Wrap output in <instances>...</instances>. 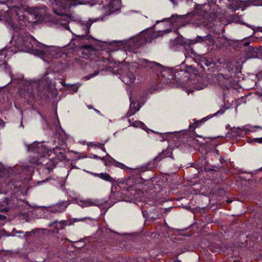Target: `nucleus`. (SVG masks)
<instances>
[{
	"label": "nucleus",
	"instance_id": "f257e3e1",
	"mask_svg": "<svg viewBox=\"0 0 262 262\" xmlns=\"http://www.w3.org/2000/svg\"><path fill=\"white\" fill-rule=\"evenodd\" d=\"M149 69L156 72L158 76L159 82L156 85L157 90L164 88L168 84L172 87L186 88L191 81L188 79L189 73L187 71H178L177 69L176 72V70L164 68L154 61H148Z\"/></svg>",
	"mask_w": 262,
	"mask_h": 262
},
{
	"label": "nucleus",
	"instance_id": "f03ea898",
	"mask_svg": "<svg viewBox=\"0 0 262 262\" xmlns=\"http://www.w3.org/2000/svg\"><path fill=\"white\" fill-rule=\"evenodd\" d=\"M16 45L21 50L25 52L35 51L40 55H51L53 56L55 55V49L53 47H49L37 42L32 36L25 35L20 36L15 39Z\"/></svg>",
	"mask_w": 262,
	"mask_h": 262
},
{
	"label": "nucleus",
	"instance_id": "7ed1b4c3",
	"mask_svg": "<svg viewBox=\"0 0 262 262\" xmlns=\"http://www.w3.org/2000/svg\"><path fill=\"white\" fill-rule=\"evenodd\" d=\"M93 4L102 5V10L105 15L119 11L121 9V0H94Z\"/></svg>",
	"mask_w": 262,
	"mask_h": 262
},
{
	"label": "nucleus",
	"instance_id": "20e7f679",
	"mask_svg": "<svg viewBox=\"0 0 262 262\" xmlns=\"http://www.w3.org/2000/svg\"><path fill=\"white\" fill-rule=\"evenodd\" d=\"M251 6H262V0H235L230 5V8L233 11H235L236 10L239 9L244 10L246 8Z\"/></svg>",
	"mask_w": 262,
	"mask_h": 262
},
{
	"label": "nucleus",
	"instance_id": "39448f33",
	"mask_svg": "<svg viewBox=\"0 0 262 262\" xmlns=\"http://www.w3.org/2000/svg\"><path fill=\"white\" fill-rule=\"evenodd\" d=\"M55 4L60 7H64L66 5L76 6L79 5H86L88 4V0H54Z\"/></svg>",
	"mask_w": 262,
	"mask_h": 262
},
{
	"label": "nucleus",
	"instance_id": "423d86ee",
	"mask_svg": "<svg viewBox=\"0 0 262 262\" xmlns=\"http://www.w3.org/2000/svg\"><path fill=\"white\" fill-rule=\"evenodd\" d=\"M28 149L29 150H32L34 152L37 153V156L39 157H40V155H46V154L48 153L46 147L40 143H35L29 145Z\"/></svg>",
	"mask_w": 262,
	"mask_h": 262
},
{
	"label": "nucleus",
	"instance_id": "0eeeda50",
	"mask_svg": "<svg viewBox=\"0 0 262 262\" xmlns=\"http://www.w3.org/2000/svg\"><path fill=\"white\" fill-rule=\"evenodd\" d=\"M157 179H158V178H155V176L148 179V191H153L154 194H151V195L154 198L156 196V192L159 191L161 189L160 185L157 184ZM148 193H149V191H148ZM149 194H148V195Z\"/></svg>",
	"mask_w": 262,
	"mask_h": 262
},
{
	"label": "nucleus",
	"instance_id": "6e6552de",
	"mask_svg": "<svg viewBox=\"0 0 262 262\" xmlns=\"http://www.w3.org/2000/svg\"><path fill=\"white\" fill-rule=\"evenodd\" d=\"M172 151L171 149L170 148H167L165 150L163 151V152L161 154H160L159 156L156 158H154L153 157L152 158L153 159V160L155 161V162L153 163V164L152 166H150L151 164L150 162H148V170L150 168H152L156 166V164H155V162H157L158 161H160L161 159H162L164 157H172Z\"/></svg>",
	"mask_w": 262,
	"mask_h": 262
},
{
	"label": "nucleus",
	"instance_id": "1a4fd4ad",
	"mask_svg": "<svg viewBox=\"0 0 262 262\" xmlns=\"http://www.w3.org/2000/svg\"><path fill=\"white\" fill-rule=\"evenodd\" d=\"M213 116H207L200 120H194L193 123L189 124V129L194 130V129L198 127H199L202 124L211 119Z\"/></svg>",
	"mask_w": 262,
	"mask_h": 262
},
{
	"label": "nucleus",
	"instance_id": "9d476101",
	"mask_svg": "<svg viewBox=\"0 0 262 262\" xmlns=\"http://www.w3.org/2000/svg\"><path fill=\"white\" fill-rule=\"evenodd\" d=\"M53 151L58 160L61 161L66 159L65 149H61L60 148L56 147L54 148Z\"/></svg>",
	"mask_w": 262,
	"mask_h": 262
},
{
	"label": "nucleus",
	"instance_id": "9b49d317",
	"mask_svg": "<svg viewBox=\"0 0 262 262\" xmlns=\"http://www.w3.org/2000/svg\"><path fill=\"white\" fill-rule=\"evenodd\" d=\"M67 205L66 203L62 202L57 204L56 205L51 208V211L53 213L61 212L67 208Z\"/></svg>",
	"mask_w": 262,
	"mask_h": 262
},
{
	"label": "nucleus",
	"instance_id": "f8f14e48",
	"mask_svg": "<svg viewBox=\"0 0 262 262\" xmlns=\"http://www.w3.org/2000/svg\"><path fill=\"white\" fill-rule=\"evenodd\" d=\"M93 174L105 181L111 182L112 183L115 182V180L107 173H93Z\"/></svg>",
	"mask_w": 262,
	"mask_h": 262
},
{
	"label": "nucleus",
	"instance_id": "ddd939ff",
	"mask_svg": "<svg viewBox=\"0 0 262 262\" xmlns=\"http://www.w3.org/2000/svg\"><path fill=\"white\" fill-rule=\"evenodd\" d=\"M86 218H81V219H69L68 221H61L59 222V224L62 226L64 225H73L75 222H78V221H84Z\"/></svg>",
	"mask_w": 262,
	"mask_h": 262
},
{
	"label": "nucleus",
	"instance_id": "4468645a",
	"mask_svg": "<svg viewBox=\"0 0 262 262\" xmlns=\"http://www.w3.org/2000/svg\"><path fill=\"white\" fill-rule=\"evenodd\" d=\"M60 21L59 23L61 24L66 29H69L68 26L67 25L68 23H70L71 18L67 15H62L61 18L58 19Z\"/></svg>",
	"mask_w": 262,
	"mask_h": 262
},
{
	"label": "nucleus",
	"instance_id": "2eb2a0df",
	"mask_svg": "<svg viewBox=\"0 0 262 262\" xmlns=\"http://www.w3.org/2000/svg\"><path fill=\"white\" fill-rule=\"evenodd\" d=\"M11 9H14L16 15L18 16L19 20H23L24 19V14L23 10L19 7L13 6Z\"/></svg>",
	"mask_w": 262,
	"mask_h": 262
},
{
	"label": "nucleus",
	"instance_id": "dca6fc26",
	"mask_svg": "<svg viewBox=\"0 0 262 262\" xmlns=\"http://www.w3.org/2000/svg\"><path fill=\"white\" fill-rule=\"evenodd\" d=\"M140 109V107L138 104L135 102H131L130 105V115H133L136 113Z\"/></svg>",
	"mask_w": 262,
	"mask_h": 262
},
{
	"label": "nucleus",
	"instance_id": "f3484780",
	"mask_svg": "<svg viewBox=\"0 0 262 262\" xmlns=\"http://www.w3.org/2000/svg\"><path fill=\"white\" fill-rule=\"evenodd\" d=\"M169 31H170V30L167 29V30H164V31H158L157 32H155L151 35V37L156 38V37H158V36L162 35L164 33H168Z\"/></svg>",
	"mask_w": 262,
	"mask_h": 262
},
{
	"label": "nucleus",
	"instance_id": "a211bd4d",
	"mask_svg": "<svg viewBox=\"0 0 262 262\" xmlns=\"http://www.w3.org/2000/svg\"><path fill=\"white\" fill-rule=\"evenodd\" d=\"M45 166L49 171H50L52 170L55 167V164L54 162L53 161L50 159V160L49 161V162H48V163Z\"/></svg>",
	"mask_w": 262,
	"mask_h": 262
},
{
	"label": "nucleus",
	"instance_id": "6ab92c4d",
	"mask_svg": "<svg viewBox=\"0 0 262 262\" xmlns=\"http://www.w3.org/2000/svg\"><path fill=\"white\" fill-rule=\"evenodd\" d=\"M50 160V158H46V155H40V161L38 162L39 165H44L45 166Z\"/></svg>",
	"mask_w": 262,
	"mask_h": 262
},
{
	"label": "nucleus",
	"instance_id": "aec40b11",
	"mask_svg": "<svg viewBox=\"0 0 262 262\" xmlns=\"http://www.w3.org/2000/svg\"><path fill=\"white\" fill-rule=\"evenodd\" d=\"M213 193L218 195H222L225 193V190L223 188L217 187L214 189Z\"/></svg>",
	"mask_w": 262,
	"mask_h": 262
},
{
	"label": "nucleus",
	"instance_id": "412c9836",
	"mask_svg": "<svg viewBox=\"0 0 262 262\" xmlns=\"http://www.w3.org/2000/svg\"><path fill=\"white\" fill-rule=\"evenodd\" d=\"M40 161V157L37 155L36 157H31L30 158V162L32 164H35L36 165H39V162Z\"/></svg>",
	"mask_w": 262,
	"mask_h": 262
},
{
	"label": "nucleus",
	"instance_id": "4be33fe9",
	"mask_svg": "<svg viewBox=\"0 0 262 262\" xmlns=\"http://www.w3.org/2000/svg\"><path fill=\"white\" fill-rule=\"evenodd\" d=\"M131 124L135 127H140L143 128L144 129H145V128H144V126H145V124L141 122V121H136L135 122H132Z\"/></svg>",
	"mask_w": 262,
	"mask_h": 262
},
{
	"label": "nucleus",
	"instance_id": "5701e85b",
	"mask_svg": "<svg viewBox=\"0 0 262 262\" xmlns=\"http://www.w3.org/2000/svg\"><path fill=\"white\" fill-rule=\"evenodd\" d=\"M232 20L233 22H235L236 23H243L242 21V17L236 15H234L233 16H232Z\"/></svg>",
	"mask_w": 262,
	"mask_h": 262
},
{
	"label": "nucleus",
	"instance_id": "b1692460",
	"mask_svg": "<svg viewBox=\"0 0 262 262\" xmlns=\"http://www.w3.org/2000/svg\"><path fill=\"white\" fill-rule=\"evenodd\" d=\"M210 36H207L205 37L198 36L196 38V42H201L203 41H206L207 39H210Z\"/></svg>",
	"mask_w": 262,
	"mask_h": 262
},
{
	"label": "nucleus",
	"instance_id": "393cba45",
	"mask_svg": "<svg viewBox=\"0 0 262 262\" xmlns=\"http://www.w3.org/2000/svg\"><path fill=\"white\" fill-rule=\"evenodd\" d=\"M182 18V16H178V15H172L171 18H169V19L171 21L172 24H173L174 21H177L178 20H180Z\"/></svg>",
	"mask_w": 262,
	"mask_h": 262
},
{
	"label": "nucleus",
	"instance_id": "a878e982",
	"mask_svg": "<svg viewBox=\"0 0 262 262\" xmlns=\"http://www.w3.org/2000/svg\"><path fill=\"white\" fill-rule=\"evenodd\" d=\"M193 24L195 25L196 26H205L207 25L206 23H205L203 21H201V22H195L193 23Z\"/></svg>",
	"mask_w": 262,
	"mask_h": 262
},
{
	"label": "nucleus",
	"instance_id": "bb28decb",
	"mask_svg": "<svg viewBox=\"0 0 262 262\" xmlns=\"http://www.w3.org/2000/svg\"><path fill=\"white\" fill-rule=\"evenodd\" d=\"M202 62L206 66H209L211 64V61L208 59H204L202 60Z\"/></svg>",
	"mask_w": 262,
	"mask_h": 262
},
{
	"label": "nucleus",
	"instance_id": "cd10ccee",
	"mask_svg": "<svg viewBox=\"0 0 262 262\" xmlns=\"http://www.w3.org/2000/svg\"><path fill=\"white\" fill-rule=\"evenodd\" d=\"M225 108L223 107L221 108L219 111H218L216 113L214 114L213 115H220L221 114H223L225 113Z\"/></svg>",
	"mask_w": 262,
	"mask_h": 262
},
{
	"label": "nucleus",
	"instance_id": "c85d7f7f",
	"mask_svg": "<svg viewBox=\"0 0 262 262\" xmlns=\"http://www.w3.org/2000/svg\"><path fill=\"white\" fill-rule=\"evenodd\" d=\"M1 234H2V235H6V236H8L11 235V234H8V233H7V232H6V231L5 230H4V229H2V230H1Z\"/></svg>",
	"mask_w": 262,
	"mask_h": 262
},
{
	"label": "nucleus",
	"instance_id": "c756f323",
	"mask_svg": "<svg viewBox=\"0 0 262 262\" xmlns=\"http://www.w3.org/2000/svg\"><path fill=\"white\" fill-rule=\"evenodd\" d=\"M0 172L3 174L4 176H6L7 174V170L4 168H1L0 167Z\"/></svg>",
	"mask_w": 262,
	"mask_h": 262
},
{
	"label": "nucleus",
	"instance_id": "7c9ffc66",
	"mask_svg": "<svg viewBox=\"0 0 262 262\" xmlns=\"http://www.w3.org/2000/svg\"><path fill=\"white\" fill-rule=\"evenodd\" d=\"M253 141L255 142H258L259 143H262V138H254L253 140Z\"/></svg>",
	"mask_w": 262,
	"mask_h": 262
},
{
	"label": "nucleus",
	"instance_id": "2f4dec72",
	"mask_svg": "<svg viewBox=\"0 0 262 262\" xmlns=\"http://www.w3.org/2000/svg\"><path fill=\"white\" fill-rule=\"evenodd\" d=\"M31 233H35V232L33 230H32L31 232H26L24 235V236L27 238L28 236L31 235Z\"/></svg>",
	"mask_w": 262,
	"mask_h": 262
},
{
	"label": "nucleus",
	"instance_id": "473e14b6",
	"mask_svg": "<svg viewBox=\"0 0 262 262\" xmlns=\"http://www.w3.org/2000/svg\"><path fill=\"white\" fill-rule=\"evenodd\" d=\"M142 212L143 216L146 217V216L147 215V212L146 210H144L143 208H142Z\"/></svg>",
	"mask_w": 262,
	"mask_h": 262
},
{
	"label": "nucleus",
	"instance_id": "72a5a7b5",
	"mask_svg": "<svg viewBox=\"0 0 262 262\" xmlns=\"http://www.w3.org/2000/svg\"><path fill=\"white\" fill-rule=\"evenodd\" d=\"M204 169H205V171H212L213 170V169L211 168H209L207 166H206L205 168H204Z\"/></svg>",
	"mask_w": 262,
	"mask_h": 262
},
{
	"label": "nucleus",
	"instance_id": "f704fd0d",
	"mask_svg": "<svg viewBox=\"0 0 262 262\" xmlns=\"http://www.w3.org/2000/svg\"><path fill=\"white\" fill-rule=\"evenodd\" d=\"M116 164H117V166H119L120 168H123L124 166V164L119 162L116 163Z\"/></svg>",
	"mask_w": 262,
	"mask_h": 262
},
{
	"label": "nucleus",
	"instance_id": "c9c22d12",
	"mask_svg": "<svg viewBox=\"0 0 262 262\" xmlns=\"http://www.w3.org/2000/svg\"><path fill=\"white\" fill-rule=\"evenodd\" d=\"M58 231H59V229L57 227H55V228L53 230V233H58Z\"/></svg>",
	"mask_w": 262,
	"mask_h": 262
},
{
	"label": "nucleus",
	"instance_id": "e433bc0d",
	"mask_svg": "<svg viewBox=\"0 0 262 262\" xmlns=\"http://www.w3.org/2000/svg\"><path fill=\"white\" fill-rule=\"evenodd\" d=\"M5 219H6V216L0 214V220H4Z\"/></svg>",
	"mask_w": 262,
	"mask_h": 262
},
{
	"label": "nucleus",
	"instance_id": "4c0bfd02",
	"mask_svg": "<svg viewBox=\"0 0 262 262\" xmlns=\"http://www.w3.org/2000/svg\"><path fill=\"white\" fill-rule=\"evenodd\" d=\"M57 223H58V221L57 220L53 222L50 223V225H49V226L51 227V226H52L53 225H54V224H56Z\"/></svg>",
	"mask_w": 262,
	"mask_h": 262
},
{
	"label": "nucleus",
	"instance_id": "58836bf2",
	"mask_svg": "<svg viewBox=\"0 0 262 262\" xmlns=\"http://www.w3.org/2000/svg\"><path fill=\"white\" fill-rule=\"evenodd\" d=\"M13 232H16L17 233H23V232L21 231H16L15 229H14L13 230Z\"/></svg>",
	"mask_w": 262,
	"mask_h": 262
},
{
	"label": "nucleus",
	"instance_id": "ea45409f",
	"mask_svg": "<svg viewBox=\"0 0 262 262\" xmlns=\"http://www.w3.org/2000/svg\"><path fill=\"white\" fill-rule=\"evenodd\" d=\"M232 202V199H228L226 200V202H227V204L231 203Z\"/></svg>",
	"mask_w": 262,
	"mask_h": 262
},
{
	"label": "nucleus",
	"instance_id": "a19ab883",
	"mask_svg": "<svg viewBox=\"0 0 262 262\" xmlns=\"http://www.w3.org/2000/svg\"><path fill=\"white\" fill-rule=\"evenodd\" d=\"M110 161H105V165L106 166H108L110 164Z\"/></svg>",
	"mask_w": 262,
	"mask_h": 262
},
{
	"label": "nucleus",
	"instance_id": "79ce46f5",
	"mask_svg": "<svg viewBox=\"0 0 262 262\" xmlns=\"http://www.w3.org/2000/svg\"><path fill=\"white\" fill-rule=\"evenodd\" d=\"M149 202V201L148 200V202ZM150 202H151V203L149 204V203H148V205L152 206V205L155 204V202L154 201H151Z\"/></svg>",
	"mask_w": 262,
	"mask_h": 262
},
{
	"label": "nucleus",
	"instance_id": "37998d69",
	"mask_svg": "<svg viewBox=\"0 0 262 262\" xmlns=\"http://www.w3.org/2000/svg\"><path fill=\"white\" fill-rule=\"evenodd\" d=\"M94 158H99V159H101V160H104V158L98 157V156H96V155H95V156H94Z\"/></svg>",
	"mask_w": 262,
	"mask_h": 262
},
{
	"label": "nucleus",
	"instance_id": "c03bdc74",
	"mask_svg": "<svg viewBox=\"0 0 262 262\" xmlns=\"http://www.w3.org/2000/svg\"><path fill=\"white\" fill-rule=\"evenodd\" d=\"M93 76H94V75H92V76H86V77H85V78L86 79H89L91 77H93Z\"/></svg>",
	"mask_w": 262,
	"mask_h": 262
},
{
	"label": "nucleus",
	"instance_id": "a18cd8bd",
	"mask_svg": "<svg viewBox=\"0 0 262 262\" xmlns=\"http://www.w3.org/2000/svg\"><path fill=\"white\" fill-rule=\"evenodd\" d=\"M211 167H212V168H220V167H222V166H219V167H217V166H215V165H214V166H212V165H211Z\"/></svg>",
	"mask_w": 262,
	"mask_h": 262
},
{
	"label": "nucleus",
	"instance_id": "49530a36",
	"mask_svg": "<svg viewBox=\"0 0 262 262\" xmlns=\"http://www.w3.org/2000/svg\"><path fill=\"white\" fill-rule=\"evenodd\" d=\"M8 210H9V209L7 208H5L3 209V211H5V212H7V211H8Z\"/></svg>",
	"mask_w": 262,
	"mask_h": 262
},
{
	"label": "nucleus",
	"instance_id": "de8ad7c7",
	"mask_svg": "<svg viewBox=\"0 0 262 262\" xmlns=\"http://www.w3.org/2000/svg\"><path fill=\"white\" fill-rule=\"evenodd\" d=\"M42 117H43V119L47 122V124L48 125H49V123L46 121V118L45 117V116H43Z\"/></svg>",
	"mask_w": 262,
	"mask_h": 262
},
{
	"label": "nucleus",
	"instance_id": "09e8293b",
	"mask_svg": "<svg viewBox=\"0 0 262 262\" xmlns=\"http://www.w3.org/2000/svg\"><path fill=\"white\" fill-rule=\"evenodd\" d=\"M134 77L132 78L131 79H130V82H133L134 81Z\"/></svg>",
	"mask_w": 262,
	"mask_h": 262
},
{
	"label": "nucleus",
	"instance_id": "8fccbe9b",
	"mask_svg": "<svg viewBox=\"0 0 262 262\" xmlns=\"http://www.w3.org/2000/svg\"><path fill=\"white\" fill-rule=\"evenodd\" d=\"M214 151L217 154H219V151L217 149H215L214 150Z\"/></svg>",
	"mask_w": 262,
	"mask_h": 262
},
{
	"label": "nucleus",
	"instance_id": "3c124183",
	"mask_svg": "<svg viewBox=\"0 0 262 262\" xmlns=\"http://www.w3.org/2000/svg\"><path fill=\"white\" fill-rule=\"evenodd\" d=\"M203 89V87H201V88H197L196 89L198 90H201V89Z\"/></svg>",
	"mask_w": 262,
	"mask_h": 262
},
{
	"label": "nucleus",
	"instance_id": "603ef678",
	"mask_svg": "<svg viewBox=\"0 0 262 262\" xmlns=\"http://www.w3.org/2000/svg\"><path fill=\"white\" fill-rule=\"evenodd\" d=\"M4 67L7 68V64L5 63H4Z\"/></svg>",
	"mask_w": 262,
	"mask_h": 262
},
{
	"label": "nucleus",
	"instance_id": "864d4df0",
	"mask_svg": "<svg viewBox=\"0 0 262 262\" xmlns=\"http://www.w3.org/2000/svg\"><path fill=\"white\" fill-rule=\"evenodd\" d=\"M88 49H92L91 47H89L88 48L85 49V50H88Z\"/></svg>",
	"mask_w": 262,
	"mask_h": 262
},
{
	"label": "nucleus",
	"instance_id": "5fc2aeb1",
	"mask_svg": "<svg viewBox=\"0 0 262 262\" xmlns=\"http://www.w3.org/2000/svg\"><path fill=\"white\" fill-rule=\"evenodd\" d=\"M155 219H156V218H154V217H151L150 220H155Z\"/></svg>",
	"mask_w": 262,
	"mask_h": 262
},
{
	"label": "nucleus",
	"instance_id": "6e6d98bb",
	"mask_svg": "<svg viewBox=\"0 0 262 262\" xmlns=\"http://www.w3.org/2000/svg\"><path fill=\"white\" fill-rule=\"evenodd\" d=\"M171 1L173 4H174V0H169Z\"/></svg>",
	"mask_w": 262,
	"mask_h": 262
},
{
	"label": "nucleus",
	"instance_id": "4d7b16f0",
	"mask_svg": "<svg viewBox=\"0 0 262 262\" xmlns=\"http://www.w3.org/2000/svg\"><path fill=\"white\" fill-rule=\"evenodd\" d=\"M95 111L96 112V113H99V112L97 110H95Z\"/></svg>",
	"mask_w": 262,
	"mask_h": 262
},
{
	"label": "nucleus",
	"instance_id": "13d9d810",
	"mask_svg": "<svg viewBox=\"0 0 262 262\" xmlns=\"http://www.w3.org/2000/svg\"><path fill=\"white\" fill-rule=\"evenodd\" d=\"M255 128H260V127L258 126H256L254 127Z\"/></svg>",
	"mask_w": 262,
	"mask_h": 262
},
{
	"label": "nucleus",
	"instance_id": "bf43d9fd",
	"mask_svg": "<svg viewBox=\"0 0 262 262\" xmlns=\"http://www.w3.org/2000/svg\"><path fill=\"white\" fill-rule=\"evenodd\" d=\"M56 119H58V115H56Z\"/></svg>",
	"mask_w": 262,
	"mask_h": 262
},
{
	"label": "nucleus",
	"instance_id": "052dcab7",
	"mask_svg": "<svg viewBox=\"0 0 262 262\" xmlns=\"http://www.w3.org/2000/svg\"><path fill=\"white\" fill-rule=\"evenodd\" d=\"M60 228H61V229H63V227L62 226V227H60Z\"/></svg>",
	"mask_w": 262,
	"mask_h": 262
},
{
	"label": "nucleus",
	"instance_id": "680f3d73",
	"mask_svg": "<svg viewBox=\"0 0 262 262\" xmlns=\"http://www.w3.org/2000/svg\"><path fill=\"white\" fill-rule=\"evenodd\" d=\"M211 139H215L216 138L215 137H214V138H211Z\"/></svg>",
	"mask_w": 262,
	"mask_h": 262
},
{
	"label": "nucleus",
	"instance_id": "e2e57ef3",
	"mask_svg": "<svg viewBox=\"0 0 262 262\" xmlns=\"http://www.w3.org/2000/svg\"><path fill=\"white\" fill-rule=\"evenodd\" d=\"M262 170V168H260V169H259L258 170Z\"/></svg>",
	"mask_w": 262,
	"mask_h": 262
},
{
	"label": "nucleus",
	"instance_id": "0e129e2a",
	"mask_svg": "<svg viewBox=\"0 0 262 262\" xmlns=\"http://www.w3.org/2000/svg\"><path fill=\"white\" fill-rule=\"evenodd\" d=\"M0 19H1V18H0Z\"/></svg>",
	"mask_w": 262,
	"mask_h": 262
}]
</instances>
